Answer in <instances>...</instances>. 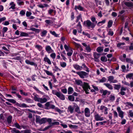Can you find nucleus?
Instances as JSON below:
<instances>
[{
	"label": "nucleus",
	"instance_id": "1",
	"mask_svg": "<svg viewBox=\"0 0 133 133\" xmlns=\"http://www.w3.org/2000/svg\"><path fill=\"white\" fill-rule=\"evenodd\" d=\"M76 84L78 85H79L82 86V88L85 91L86 94H88L89 93L88 91L89 90H90V86L89 85V84L86 82H84L83 85L82 82L79 80H76L75 81Z\"/></svg>",
	"mask_w": 133,
	"mask_h": 133
},
{
	"label": "nucleus",
	"instance_id": "2",
	"mask_svg": "<svg viewBox=\"0 0 133 133\" xmlns=\"http://www.w3.org/2000/svg\"><path fill=\"white\" fill-rule=\"evenodd\" d=\"M91 20L93 23L91 22L90 20H88L86 22V25L88 27L93 28L96 26L97 22L96 21V18L94 17H92Z\"/></svg>",
	"mask_w": 133,
	"mask_h": 133
},
{
	"label": "nucleus",
	"instance_id": "3",
	"mask_svg": "<svg viewBox=\"0 0 133 133\" xmlns=\"http://www.w3.org/2000/svg\"><path fill=\"white\" fill-rule=\"evenodd\" d=\"M46 118L40 119V117L39 116H36V123H38L40 124H44L46 123Z\"/></svg>",
	"mask_w": 133,
	"mask_h": 133
},
{
	"label": "nucleus",
	"instance_id": "4",
	"mask_svg": "<svg viewBox=\"0 0 133 133\" xmlns=\"http://www.w3.org/2000/svg\"><path fill=\"white\" fill-rule=\"evenodd\" d=\"M34 99L36 101L39 102L41 103H43L46 102L47 101V99L46 98H42L38 97L36 95H35L34 97Z\"/></svg>",
	"mask_w": 133,
	"mask_h": 133
},
{
	"label": "nucleus",
	"instance_id": "5",
	"mask_svg": "<svg viewBox=\"0 0 133 133\" xmlns=\"http://www.w3.org/2000/svg\"><path fill=\"white\" fill-rule=\"evenodd\" d=\"M51 102H48L46 103L45 105L46 107V108H45L46 109H54L55 108V106L50 103Z\"/></svg>",
	"mask_w": 133,
	"mask_h": 133
},
{
	"label": "nucleus",
	"instance_id": "6",
	"mask_svg": "<svg viewBox=\"0 0 133 133\" xmlns=\"http://www.w3.org/2000/svg\"><path fill=\"white\" fill-rule=\"evenodd\" d=\"M76 73L82 78H84L85 76L88 75V74L87 73L83 71L77 72H76Z\"/></svg>",
	"mask_w": 133,
	"mask_h": 133
},
{
	"label": "nucleus",
	"instance_id": "7",
	"mask_svg": "<svg viewBox=\"0 0 133 133\" xmlns=\"http://www.w3.org/2000/svg\"><path fill=\"white\" fill-rule=\"evenodd\" d=\"M94 118L95 120L96 121H102L104 119V118L101 117V116L97 113H95Z\"/></svg>",
	"mask_w": 133,
	"mask_h": 133
},
{
	"label": "nucleus",
	"instance_id": "8",
	"mask_svg": "<svg viewBox=\"0 0 133 133\" xmlns=\"http://www.w3.org/2000/svg\"><path fill=\"white\" fill-rule=\"evenodd\" d=\"M93 55L94 57V61L96 62H98L100 54L96 52H95L94 54Z\"/></svg>",
	"mask_w": 133,
	"mask_h": 133
},
{
	"label": "nucleus",
	"instance_id": "9",
	"mask_svg": "<svg viewBox=\"0 0 133 133\" xmlns=\"http://www.w3.org/2000/svg\"><path fill=\"white\" fill-rule=\"evenodd\" d=\"M84 114L87 117H89L90 116V111L89 109L87 108H85L84 110Z\"/></svg>",
	"mask_w": 133,
	"mask_h": 133
},
{
	"label": "nucleus",
	"instance_id": "10",
	"mask_svg": "<svg viewBox=\"0 0 133 133\" xmlns=\"http://www.w3.org/2000/svg\"><path fill=\"white\" fill-rule=\"evenodd\" d=\"M117 110L119 116L122 118L123 117V112L121 110L120 108L118 107L117 108Z\"/></svg>",
	"mask_w": 133,
	"mask_h": 133
},
{
	"label": "nucleus",
	"instance_id": "11",
	"mask_svg": "<svg viewBox=\"0 0 133 133\" xmlns=\"http://www.w3.org/2000/svg\"><path fill=\"white\" fill-rule=\"evenodd\" d=\"M82 44L85 47V49L88 52H90L91 49L89 45H87L85 43H82Z\"/></svg>",
	"mask_w": 133,
	"mask_h": 133
},
{
	"label": "nucleus",
	"instance_id": "12",
	"mask_svg": "<svg viewBox=\"0 0 133 133\" xmlns=\"http://www.w3.org/2000/svg\"><path fill=\"white\" fill-rule=\"evenodd\" d=\"M45 49L46 51L49 53H50L53 52V50H52L51 47L49 46H46Z\"/></svg>",
	"mask_w": 133,
	"mask_h": 133
},
{
	"label": "nucleus",
	"instance_id": "13",
	"mask_svg": "<svg viewBox=\"0 0 133 133\" xmlns=\"http://www.w3.org/2000/svg\"><path fill=\"white\" fill-rule=\"evenodd\" d=\"M107 108L103 105H101L100 107V110L103 111H104L105 114H107L108 113L107 112Z\"/></svg>",
	"mask_w": 133,
	"mask_h": 133
},
{
	"label": "nucleus",
	"instance_id": "14",
	"mask_svg": "<svg viewBox=\"0 0 133 133\" xmlns=\"http://www.w3.org/2000/svg\"><path fill=\"white\" fill-rule=\"evenodd\" d=\"M57 96L62 100H64L65 99V97L64 95L60 92L57 95Z\"/></svg>",
	"mask_w": 133,
	"mask_h": 133
},
{
	"label": "nucleus",
	"instance_id": "15",
	"mask_svg": "<svg viewBox=\"0 0 133 133\" xmlns=\"http://www.w3.org/2000/svg\"><path fill=\"white\" fill-rule=\"evenodd\" d=\"M25 62L27 64H29L31 65H34L35 66H37V65L34 62H30L28 60H26Z\"/></svg>",
	"mask_w": 133,
	"mask_h": 133
},
{
	"label": "nucleus",
	"instance_id": "16",
	"mask_svg": "<svg viewBox=\"0 0 133 133\" xmlns=\"http://www.w3.org/2000/svg\"><path fill=\"white\" fill-rule=\"evenodd\" d=\"M11 132L12 133H21V132L16 128H13L11 129Z\"/></svg>",
	"mask_w": 133,
	"mask_h": 133
},
{
	"label": "nucleus",
	"instance_id": "17",
	"mask_svg": "<svg viewBox=\"0 0 133 133\" xmlns=\"http://www.w3.org/2000/svg\"><path fill=\"white\" fill-rule=\"evenodd\" d=\"M10 5L11 6L9 8V9H15V4H14V2H12L10 3Z\"/></svg>",
	"mask_w": 133,
	"mask_h": 133
},
{
	"label": "nucleus",
	"instance_id": "18",
	"mask_svg": "<svg viewBox=\"0 0 133 133\" xmlns=\"http://www.w3.org/2000/svg\"><path fill=\"white\" fill-rule=\"evenodd\" d=\"M74 67L77 70H81L82 69V67L81 66L77 64H75L74 65Z\"/></svg>",
	"mask_w": 133,
	"mask_h": 133
},
{
	"label": "nucleus",
	"instance_id": "19",
	"mask_svg": "<svg viewBox=\"0 0 133 133\" xmlns=\"http://www.w3.org/2000/svg\"><path fill=\"white\" fill-rule=\"evenodd\" d=\"M133 76V73H129L127 74L126 76L127 78H129L130 79H132V77Z\"/></svg>",
	"mask_w": 133,
	"mask_h": 133
},
{
	"label": "nucleus",
	"instance_id": "20",
	"mask_svg": "<svg viewBox=\"0 0 133 133\" xmlns=\"http://www.w3.org/2000/svg\"><path fill=\"white\" fill-rule=\"evenodd\" d=\"M75 10H76L77 9H78L80 11H83L84 9L80 5H78V6H76L75 8Z\"/></svg>",
	"mask_w": 133,
	"mask_h": 133
},
{
	"label": "nucleus",
	"instance_id": "21",
	"mask_svg": "<svg viewBox=\"0 0 133 133\" xmlns=\"http://www.w3.org/2000/svg\"><path fill=\"white\" fill-rule=\"evenodd\" d=\"M44 60L45 62H47L49 64H51V61L47 57H44Z\"/></svg>",
	"mask_w": 133,
	"mask_h": 133
},
{
	"label": "nucleus",
	"instance_id": "22",
	"mask_svg": "<svg viewBox=\"0 0 133 133\" xmlns=\"http://www.w3.org/2000/svg\"><path fill=\"white\" fill-rule=\"evenodd\" d=\"M74 110V108L72 107L70 105L68 108V111L70 112V113H72L73 112Z\"/></svg>",
	"mask_w": 133,
	"mask_h": 133
},
{
	"label": "nucleus",
	"instance_id": "23",
	"mask_svg": "<svg viewBox=\"0 0 133 133\" xmlns=\"http://www.w3.org/2000/svg\"><path fill=\"white\" fill-rule=\"evenodd\" d=\"M113 21L112 20H109L108 23L107 28H109L111 27L112 25Z\"/></svg>",
	"mask_w": 133,
	"mask_h": 133
},
{
	"label": "nucleus",
	"instance_id": "24",
	"mask_svg": "<svg viewBox=\"0 0 133 133\" xmlns=\"http://www.w3.org/2000/svg\"><path fill=\"white\" fill-rule=\"evenodd\" d=\"M68 99L70 101L73 102L75 100V97L72 95H69L68 96Z\"/></svg>",
	"mask_w": 133,
	"mask_h": 133
},
{
	"label": "nucleus",
	"instance_id": "25",
	"mask_svg": "<svg viewBox=\"0 0 133 133\" xmlns=\"http://www.w3.org/2000/svg\"><path fill=\"white\" fill-rule=\"evenodd\" d=\"M103 50V47L102 46L99 47L96 49V51L98 52H100L102 51Z\"/></svg>",
	"mask_w": 133,
	"mask_h": 133
},
{
	"label": "nucleus",
	"instance_id": "26",
	"mask_svg": "<svg viewBox=\"0 0 133 133\" xmlns=\"http://www.w3.org/2000/svg\"><path fill=\"white\" fill-rule=\"evenodd\" d=\"M20 36L22 37H28L29 35L27 33L22 32H21Z\"/></svg>",
	"mask_w": 133,
	"mask_h": 133
},
{
	"label": "nucleus",
	"instance_id": "27",
	"mask_svg": "<svg viewBox=\"0 0 133 133\" xmlns=\"http://www.w3.org/2000/svg\"><path fill=\"white\" fill-rule=\"evenodd\" d=\"M73 89L71 87H69L68 89V93L69 94H71L73 92Z\"/></svg>",
	"mask_w": 133,
	"mask_h": 133
},
{
	"label": "nucleus",
	"instance_id": "28",
	"mask_svg": "<svg viewBox=\"0 0 133 133\" xmlns=\"http://www.w3.org/2000/svg\"><path fill=\"white\" fill-rule=\"evenodd\" d=\"M77 27H78V28L79 29V30H78V32H79L81 33L82 31V26L81 25L80 22H78V24L77 25Z\"/></svg>",
	"mask_w": 133,
	"mask_h": 133
},
{
	"label": "nucleus",
	"instance_id": "29",
	"mask_svg": "<svg viewBox=\"0 0 133 133\" xmlns=\"http://www.w3.org/2000/svg\"><path fill=\"white\" fill-rule=\"evenodd\" d=\"M114 77L112 76H109L108 77V80L111 82H114L113 80L114 79Z\"/></svg>",
	"mask_w": 133,
	"mask_h": 133
},
{
	"label": "nucleus",
	"instance_id": "30",
	"mask_svg": "<svg viewBox=\"0 0 133 133\" xmlns=\"http://www.w3.org/2000/svg\"><path fill=\"white\" fill-rule=\"evenodd\" d=\"M102 96H105L108 93H109V94H110V92H109L107 90H103L102 91Z\"/></svg>",
	"mask_w": 133,
	"mask_h": 133
},
{
	"label": "nucleus",
	"instance_id": "31",
	"mask_svg": "<svg viewBox=\"0 0 133 133\" xmlns=\"http://www.w3.org/2000/svg\"><path fill=\"white\" fill-rule=\"evenodd\" d=\"M125 4L128 7H132L133 6V4L130 2H126Z\"/></svg>",
	"mask_w": 133,
	"mask_h": 133
},
{
	"label": "nucleus",
	"instance_id": "32",
	"mask_svg": "<svg viewBox=\"0 0 133 133\" xmlns=\"http://www.w3.org/2000/svg\"><path fill=\"white\" fill-rule=\"evenodd\" d=\"M106 79L104 77H103L101 79L98 80L99 82L100 83H103L106 81Z\"/></svg>",
	"mask_w": 133,
	"mask_h": 133
},
{
	"label": "nucleus",
	"instance_id": "33",
	"mask_svg": "<svg viewBox=\"0 0 133 133\" xmlns=\"http://www.w3.org/2000/svg\"><path fill=\"white\" fill-rule=\"evenodd\" d=\"M104 85H105L106 87L109 88V89L111 90H112V87L111 85L109 83H104Z\"/></svg>",
	"mask_w": 133,
	"mask_h": 133
},
{
	"label": "nucleus",
	"instance_id": "34",
	"mask_svg": "<svg viewBox=\"0 0 133 133\" xmlns=\"http://www.w3.org/2000/svg\"><path fill=\"white\" fill-rule=\"evenodd\" d=\"M12 119V116H9L7 119V121L9 124H10L11 123Z\"/></svg>",
	"mask_w": 133,
	"mask_h": 133
},
{
	"label": "nucleus",
	"instance_id": "35",
	"mask_svg": "<svg viewBox=\"0 0 133 133\" xmlns=\"http://www.w3.org/2000/svg\"><path fill=\"white\" fill-rule=\"evenodd\" d=\"M50 33L52 35H54L55 37H58V35L57 34L55 31H50Z\"/></svg>",
	"mask_w": 133,
	"mask_h": 133
},
{
	"label": "nucleus",
	"instance_id": "36",
	"mask_svg": "<svg viewBox=\"0 0 133 133\" xmlns=\"http://www.w3.org/2000/svg\"><path fill=\"white\" fill-rule=\"evenodd\" d=\"M82 66H83V67H82V69H86L85 70L87 72H89V68L86 66L85 64H83L82 65Z\"/></svg>",
	"mask_w": 133,
	"mask_h": 133
},
{
	"label": "nucleus",
	"instance_id": "37",
	"mask_svg": "<svg viewBox=\"0 0 133 133\" xmlns=\"http://www.w3.org/2000/svg\"><path fill=\"white\" fill-rule=\"evenodd\" d=\"M105 22V19H104L101 21L98 22L97 24V25L98 26H100L102 24L104 23Z\"/></svg>",
	"mask_w": 133,
	"mask_h": 133
},
{
	"label": "nucleus",
	"instance_id": "38",
	"mask_svg": "<svg viewBox=\"0 0 133 133\" xmlns=\"http://www.w3.org/2000/svg\"><path fill=\"white\" fill-rule=\"evenodd\" d=\"M60 64L61 66L63 68L65 67L66 66V63L64 62H61L60 63Z\"/></svg>",
	"mask_w": 133,
	"mask_h": 133
},
{
	"label": "nucleus",
	"instance_id": "39",
	"mask_svg": "<svg viewBox=\"0 0 133 133\" xmlns=\"http://www.w3.org/2000/svg\"><path fill=\"white\" fill-rule=\"evenodd\" d=\"M64 47L66 50L67 51L69 52V50H71V49L70 47H69L66 44H65L64 45Z\"/></svg>",
	"mask_w": 133,
	"mask_h": 133
},
{
	"label": "nucleus",
	"instance_id": "40",
	"mask_svg": "<svg viewBox=\"0 0 133 133\" xmlns=\"http://www.w3.org/2000/svg\"><path fill=\"white\" fill-rule=\"evenodd\" d=\"M14 125L15 126V127H16L18 129H21V126L19 125V124L18 123H15L14 124Z\"/></svg>",
	"mask_w": 133,
	"mask_h": 133
},
{
	"label": "nucleus",
	"instance_id": "41",
	"mask_svg": "<svg viewBox=\"0 0 133 133\" xmlns=\"http://www.w3.org/2000/svg\"><path fill=\"white\" fill-rule=\"evenodd\" d=\"M115 97L114 96L111 95L109 97V100L110 101H112L114 100L115 99Z\"/></svg>",
	"mask_w": 133,
	"mask_h": 133
},
{
	"label": "nucleus",
	"instance_id": "42",
	"mask_svg": "<svg viewBox=\"0 0 133 133\" xmlns=\"http://www.w3.org/2000/svg\"><path fill=\"white\" fill-rule=\"evenodd\" d=\"M101 60L102 61L106 62L107 61V59L105 56H102L101 58Z\"/></svg>",
	"mask_w": 133,
	"mask_h": 133
},
{
	"label": "nucleus",
	"instance_id": "43",
	"mask_svg": "<svg viewBox=\"0 0 133 133\" xmlns=\"http://www.w3.org/2000/svg\"><path fill=\"white\" fill-rule=\"evenodd\" d=\"M6 99L7 101L13 104H15L16 102V101L14 99Z\"/></svg>",
	"mask_w": 133,
	"mask_h": 133
},
{
	"label": "nucleus",
	"instance_id": "44",
	"mask_svg": "<svg viewBox=\"0 0 133 133\" xmlns=\"http://www.w3.org/2000/svg\"><path fill=\"white\" fill-rule=\"evenodd\" d=\"M35 47L39 51L41 50L42 49V47L40 45H36L35 46Z\"/></svg>",
	"mask_w": 133,
	"mask_h": 133
},
{
	"label": "nucleus",
	"instance_id": "45",
	"mask_svg": "<svg viewBox=\"0 0 133 133\" xmlns=\"http://www.w3.org/2000/svg\"><path fill=\"white\" fill-rule=\"evenodd\" d=\"M47 33V31L46 30H44L41 33V36L42 37H44L45 36Z\"/></svg>",
	"mask_w": 133,
	"mask_h": 133
},
{
	"label": "nucleus",
	"instance_id": "46",
	"mask_svg": "<svg viewBox=\"0 0 133 133\" xmlns=\"http://www.w3.org/2000/svg\"><path fill=\"white\" fill-rule=\"evenodd\" d=\"M30 30H32L33 31L38 33L40 31V30L38 29H36L34 28H31Z\"/></svg>",
	"mask_w": 133,
	"mask_h": 133
},
{
	"label": "nucleus",
	"instance_id": "47",
	"mask_svg": "<svg viewBox=\"0 0 133 133\" xmlns=\"http://www.w3.org/2000/svg\"><path fill=\"white\" fill-rule=\"evenodd\" d=\"M44 71L45 72L46 74L48 75L52 76V73L50 72V71L46 70H44Z\"/></svg>",
	"mask_w": 133,
	"mask_h": 133
},
{
	"label": "nucleus",
	"instance_id": "48",
	"mask_svg": "<svg viewBox=\"0 0 133 133\" xmlns=\"http://www.w3.org/2000/svg\"><path fill=\"white\" fill-rule=\"evenodd\" d=\"M125 44V43H120L118 44L117 46L121 48L122 47V46L124 45Z\"/></svg>",
	"mask_w": 133,
	"mask_h": 133
},
{
	"label": "nucleus",
	"instance_id": "49",
	"mask_svg": "<svg viewBox=\"0 0 133 133\" xmlns=\"http://www.w3.org/2000/svg\"><path fill=\"white\" fill-rule=\"evenodd\" d=\"M73 51L72 49H71L70 51L69 52H68L67 54V55L69 56H70L72 54Z\"/></svg>",
	"mask_w": 133,
	"mask_h": 133
},
{
	"label": "nucleus",
	"instance_id": "50",
	"mask_svg": "<svg viewBox=\"0 0 133 133\" xmlns=\"http://www.w3.org/2000/svg\"><path fill=\"white\" fill-rule=\"evenodd\" d=\"M46 122L47 121L49 123V124L50 125V124H51V122H52V119L51 118H46Z\"/></svg>",
	"mask_w": 133,
	"mask_h": 133
},
{
	"label": "nucleus",
	"instance_id": "51",
	"mask_svg": "<svg viewBox=\"0 0 133 133\" xmlns=\"http://www.w3.org/2000/svg\"><path fill=\"white\" fill-rule=\"evenodd\" d=\"M2 48L3 49H4V50L6 51H7V52H5V53L6 54H8L10 52L8 50L7 48L5 47V46H3L2 47Z\"/></svg>",
	"mask_w": 133,
	"mask_h": 133
},
{
	"label": "nucleus",
	"instance_id": "52",
	"mask_svg": "<svg viewBox=\"0 0 133 133\" xmlns=\"http://www.w3.org/2000/svg\"><path fill=\"white\" fill-rule=\"evenodd\" d=\"M75 110L76 112L80 114L81 112L79 110V107L77 106L75 109Z\"/></svg>",
	"mask_w": 133,
	"mask_h": 133
},
{
	"label": "nucleus",
	"instance_id": "53",
	"mask_svg": "<svg viewBox=\"0 0 133 133\" xmlns=\"http://www.w3.org/2000/svg\"><path fill=\"white\" fill-rule=\"evenodd\" d=\"M19 91L20 92L21 94L22 95H23L25 96H26L28 95V94L27 93L23 92L22 90H20Z\"/></svg>",
	"mask_w": 133,
	"mask_h": 133
},
{
	"label": "nucleus",
	"instance_id": "54",
	"mask_svg": "<svg viewBox=\"0 0 133 133\" xmlns=\"http://www.w3.org/2000/svg\"><path fill=\"white\" fill-rule=\"evenodd\" d=\"M52 93L54 94L55 95L57 96V95H58V94L59 93V92H57L55 90H53L52 91Z\"/></svg>",
	"mask_w": 133,
	"mask_h": 133
},
{
	"label": "nucleus",
	"instance_id": "55",
	"mask_svg": "<svg viewBox=\"0 0 133 133\" xmlns=\"http://www.w3.org/2000/svg\"><path fill=\"white\" fill-rule=\"evenodd\" d=\"M50 56L51 58L53 59H54L55 58L56 55L54 53L51 54L50 55Z\"/></svg>",
	"mask_w": 133,
	"mask_h": 133
},
{
	"label": "nucleus",
	"instance_id": "56",
	"mask_svg": "<svg viewBox=\"0 0 133 133\" xmlns=\"http://www.w3.org/2000/svg\"><path fill=\"white\" fill-rule=\"evenodd\" d=\"M59 122H55L53 123H52L51 124L52 126L54 125H59Z\"/></svg>",
	"mask_w": 133,
	"mask_h": 133
},
{
	"label": "nucleus",
	"instance_id": "57",
	"mask_svg": "<svg viewBox=\"0 0 133 133\" xmlns=\"http://www.w3.org/2000/svg\"><path fill=\"white\" fill-rule=\"evenodd\" d=\"M82 33L83 35L86 36H87L88 38H90V35L88 33H85L84 32H83Z\"/></svg>",
	"mask_w": 133,
	"mask_h": 133
},
{
	"label": "nucleus",
	"instance_id": "58",
	"mask_svg": "<svg viewBox=\"0 0 133 133\" xmlns=\"http://www.w3.org/2000/svg\"><path fill=\"white\" fill-rule=\"evenodd\" d=\"M31 14L32 13L31 12L28 11H27L26 13V15L28 17H29L30 16Z\"/></svg>",
	"mask_w": 133,
	"mask_h": 133
},
{
	"label": "nucleus",
	"instance_id": "59",
	"mask_svg": "<svg viewBox=\"0 0 133 133\" xmlns=\"http://www.w3.org/2000/svg\"><path fill=\"white\" fill-rule=\"evenodd\" d=\"M113 34L114 32H113L112 31H111L110 29V31L108 33V34L109 35H110L111 36H112L113 35Z\"/></svg>",
	"mask_w": 133,
	"mask_h": 133
},
{
	"label": "nucleus",
	"instance_id": "60",
	"mask_svg": "<svg viewBox=\"0 0 133 133\" xmlns=\"http://www.w3.org/2000/svg\"><path fill=\"white\" fill-rule=\"evenodd\" d=\"M77 19L76 21V22H78L79 20L81 18V15H79L77 17Z\"/></svg>",
	"mask_w": 133,
	"mask_h": 133
},
{
	"label": "nucleus",
	"instance_id": "61",
	"mask_svg": "<svg viewBox=\"0 0 133 133\" xmlns=\"http://www.w3.org/2000/svg\"><path fill=\"white\" fill-rule=\"evenodd\" d=\"M20 14L22 15H24L25 14V11L23 10H21L20 12Z\"/></svg>",
	"mask_w": 133,
	"mask_h": 133
},
{
	"label": "nucleus",
	"instance_id": "62",
	"mask_svg": "<svg viewBox=\"0 0 133 133\" xmlns=\"http://www.w3.org/2000/svg\"><path fill=\"white\" fill-rule=\"evenodd\" d=\"M51 126H52V125H51V124L50 125H49V126H48L47 127H45L44 129V130H43V131H45V130H46L50 128L51 127Z\"/></svg>",
	"mask_w": 133,
	"mask_h": 133
},
{
	"label": "nucleus",
	"instance_id": "63",
	"mask_svg": "<svg viewBox=\"0 0 133 133\" xmlns=\"http://www.w3.org/2000/svg\"><path fill=\"white\" fill-rule=\"evenodd\" d=\"M8 29V28L7 27H4L3 28V32L5 33L6 32L7 30Z\"/></svg>",
	"mask_w": 133,
	"mask_h": 133
},
{
	"label": "nucleus",
	"instance_id": "64",
	"mask_svg": "<svg viewBox=\"0 0 133 133\" xmlns=\"http://www.w3.org/2000/svg\"><path fill=\"white\" fill-rule=\"evenodd\" d=\"M129 113L131 117H133V112H132L131 110H129Z\"/></svg>",
	"mask_w": 133,
	"mask_h": 133
}]
</instances>
